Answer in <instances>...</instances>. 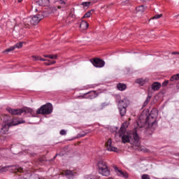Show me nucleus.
I'll return each mask as SVG.
<instances>
[{
  "label": "nucleus",
  "mask_w": 179,
  "mask_h": 179,
  "mask_svg": "<svg viewBox=\"0 0 179 179\" xmlns=\"http://www.w3.org/2000/svg\"><path fill=\"white\" fill-rule=\"evenodd\" d=\"M157 126V122H156V117L152 114L148 115L141 114L137 122V127H136L133 131L127 133L122 136L123 133L120 134V136H122V141L123 143H128L132 142L135 146H138V150H143L142 148L139 147V136H138V131L145 128V129H155Z\"/></svg>",
  "instance_id": "nucleus-1"
},
{
  "label": "nucleus",
  "mask_w": 179,
  "mask_h": 179,
  "mask_svg": "<svg viewBox=\"0 0 179 179\" xmlns=\"http://www.w3.org/2000/svg\"><path fill=\"white\" fill-rule=\"evenodd\" d=\"M98 166V173L101 174L105 177H108L110 176V169H108V166H107V163L103 160H100L97 164Z\"/></svg>",
  "instance_id": "nucleus-2"
},
{
  "label": "nucleus",
  "mask_w": 179,
  "mask_h": 179,
  "mask_svg": "<svg viewBox=\"0 0 179 179\" xmlns=\"http://www.w3.org/2000/svg\"><path fill=\"white\" fill-rule=\"evenodd\" d=\"M129 106V99L124 98L120 101H119L117 107L119 110V113L122 117H124L125 114H127V107Z\"/></svg>",
  "instance_id": "nucleus-3"
},
{
  "label": "nucleus",
  "mask_w": 179,
  "mask_h": 179,
  "mask_svg": "<svg viewBox=\"0 0 179 179\" xmlns=\"http://www.w3.org/2000/svg\"><path fill=\"white\" fill-rule=\"evenodd\" d=\"M42 19H44V15L42 14H38L36 15H34L32 17H29L27 18L24 19V23L25 24H38L39 23L40 20H42Z\"/></svg>",
  "instance_id": "nucleus-4"
},
{
  "label": "nucleus",
  "mask_w": 179,
  "mask_h": 179,
  "mask_svg": "<svg viewBox=\"0 0 179 179\" xmlns=\"http://www.w3.org/2000/svg\"><path fill=\"white\" fill-rule=\"evenodd\" d=\"M52 113V104L48 103L43 106H42L41 108H39L36 110V113L38 114H51Z\"/></svg>",
  "instance_id": "nucleus-5"
},
{
  "label": "nucleus",
  "mask_w": 179,
  "mask_h": 179,
  "mask_svg": "<svg viewBox=\"0 0 179 179\" xmlns=\"http://www.w3.org/2000/svg\"><path fill=\"white\" fill-rule=\"evenodd\" d=\"M1 121H3L1 132V134H8L9 131V127H10V124H8V121L9 120V116L6 115L1 117Z\"/></svg>",
  "instance_id": "nucleus-6"
},
{
  "label": "nucleus",
  "mask_w": 179,
  "mask_h": 179,
  "mask_svg": "<svg viewBox=\"0 0 179 179\" xmlns=\"http://www.w3.org/2000/svg\"><path fill=\"white\" fill-rule=\"evenodd\" d=\"M90 62H92V65H94V66L96 68H103V66L106 65V62L99 58L91 59Z\"/></svg>",
  "instance_id": "nucleus-7"
},
{
  "label": "nucleus",
  "mask_w": 179,
  "mask_h": 179,
  "mask_svg": "<svg viewBox=\"0 0 179 179\" xmlns=\"http://www.w3.org/2000/svg\"><path fill=\"white\" fill-rule=\"evenodd\" d=\"M8 123V125L10 127H13L15 125H19V124H24V121L20 120V119L17 118H10V117L8 116V120L7 121Z\"/></svg>",
  "instance_id": "nucleus-8"
},
{
  "label": "nucleus",
  "mask_w": 179,
  "mask_h": 179,
  "mask_svg": "<svg viewBox=\"0 0 179 179\" xmlns=\"http://www.w3.org/2000/svg\"><path fill=\"white\" fill-rule=\"evenodd\" d=\"M106 150H108L109 152H118V148L113 146V142L111 141V139H108L106 144Z\"/></svg>",
  "instance_id": "nucleus-9"
},
{
  "label": "nucleus",
  "mask_w": 179,
  "mask_h": 179,
  "mask_svg": "<svg viewBox=\"0 0 179 179\" xmlns=\"http://www.w3.org/2000/svg\"><path fill=\"white\" fill-rule=\"evenodd\" d=\"M8 169L11 173H22V171H23V168L17 165L8 166Z\"/></svg>",
  "instance_id": "nucleus-10"
},
{
  "label": "nucleus",
  "mask_w": 179,
  "mask_h": 179,
  "mask_svg": "<svg viewBox=\"0 0 179 179\" xmlns=\"http://www.w3.org/2000/svg\"><path fill=\"white\" fill-rule=\"evenodd\" d=\"M114 170L115 173L117 174V176H120V177H122L123 178H128L129 175L128 173L119 169L117 166H114Z\"/></svg>",
  "instance_id": "nucleus-11"
},
{
  "label": "nucleus",
  "mask_w": 179,
  "mask_h": 179,
  "mask_svg": "<svg viewBox=\"0 0 179 179\" xmlns=\"http://www.w3.org/2000/svg\"><path fill=\"white\" fill-rule=\"evenodd\" d=\"M7 111L11 114V115H22V109H13L12 108H7Z\"/></svg>",
  "instance_id": "nucleus-12"
},
{
  "label": "nucleus",
  "mask_w": 179,
  "mask_h": 179,
  "mask_svg": "<svg viewBox=\"0 0 179 179\" xmlns=\"http://www.w3.org/2000/svg\"><path fill=\"white\" fill-rule=\"evenodd\" d=\"M64 176H66V177H67V178H72V177H75V176H77L76 172H73L72 171H64Z\"/></svg>",
  "instance_id": "nucleus-13"
},
{
  "label": "nucleus",
  "mask_w": 179,
  "mask_h": 179,
  "mask_svg": "<svg viewBox=\"0 0 179 179\" xmlns=\"http://www.w3.org/2000/svg\"><path fill=\"white\" fill-rule=\"evenodd\" d=\"M36 3L39 6H48L50 4V0H39Z\"/></svg>",
  "instance_id": "nucleus-14"
},
{
  "label": "nucleus",
  "mask_w": 179,
  "mask_h": 179,
  "mask_svg": "<svg viewBox=\"0 0 179 179\" xmlns=\"http://www.w3.org/2000/svg\"><path fill=\"white\" fill-rule=\"evenodd\" d=\"M146 82H149V79L148 78H138L136 80V83H138V85H141V86L145 85Z\"/></svg>",
  "instance_id": "nucleus-15"
},
{
  "label": "nucleus",
  "mask_w": 179,
  "mask_h": 179,
  "mask_svg": "<svg viewBox=\"0 0 179 179\" xmlns=\"http://www.w3.org/2000/svg\"><path fill=\"white\" fill-rule=\"evenodd\" d=\"M66 1L67 0H57V2L59 5H63V6H58L57 9H64L65 8V5H66Z\"/></svg>",
  "instance_id": "nucleus-16"
},
{
  "label": "nucleus",
  "mask_w": 179,
  "mask_h": 179,
  "mask_svg": "<svg viewBox=\"0 0 179 179\" xmlns=\"http://www.w3.org/2000/svg\"><path fill=\"white\" fill-rule=\"evenodd\" d=\"M87 94H88V99H96V97H97V96H99L97 94V92H96V91H91L90 92H88Z\"/></svg>",
  "instance_id": "nucleus-17"
},
{
  "label": "nucleus",
  "mask_w": 179,
  "mask_h": 179,
  "mask_svg": "<svg viewBox=\"0 0 179 179\" xmlns=\"http://www.w3.org/2000/svg\"><path fill=\"white\" fill-rule=\"evenodd\" d=\"M80 27L82 30H87V27H89V24L86 21H82Z\"/></svg>",
  "instance_id": "nucleus-18"
},
{
  "label": "nucleus",
  "mask_w": 179,
  "mask_h": 179,
  "mask_svg": "<svg viewBox=\"0 0 179 179\" xmlns=\"http://www.w3.org/2000/svg\"><path fill=\"white\" fill-rule=\"evenodd\" d=\"M162 87V84L160 83L155 82L152 85V90H159Z\"/></svg>",
  "instance_id": "nucleus-19"
},
{
  "label": "nucleus",
  "mask_w": 179,
  "mask_h": 179,
  "mask_svg": "<svg viewBox=\"0 0 179 179\" xmlns=\"http://www.w3.org/2000/svg\"><path fill=\"white\" fill-rule=\"evenodd\" d=\"M128 125H129V122H125L122 124V126L120 129V133L124 134L125 133V129L128 128Z\"/></svg>",
  "instance_id": "nucleus-20"
},
{
  "label": "nucleus",
  "mask_w": 179,
  "mask_h": 179,
  "mask_svg": "<svg viewBox=\"0 0 179 179\" xmlns=\"http://www.w3.org/2000/svg\"><path fill=\"white\" fill-rule=\"evenodd\" d=\"M117 88L118 89V90H120V92H122L127 89V85H125V84L118 83L117 85Z\"/></svg>",
  "instance_id": "nucleus-21"
},
{
  "label": "nucleus",
  "mask_w": 179,
  "mask_h": 179,
  "mask_svg": "<svg viewBox=\"0 0 179 179\" xmlns=\"http://www.w3.org/2000/svg\"><path fill=\"white\" fill-rule=\"evenodd\" d=\"M21 110H22V114H23V113H25V114L33 113V110L30 108H23L21 109Z\"/></svg>",
  "instance_id": "nucleus-22"
},
{
  "label": "nucleus",
  "mask_w": 179,
  "mask_h": 179,
  "mask_svg": "<svg viewBox=\"0 0 179 179\" xmlns=\"http://www.w3.org/2000/svg\"><path fill=\"white\" fill-rule=\"evenodd\" d=\"M145 6H140L137 8H136V12H140V13H142L143 12H145Z\"/></svg>",
  "instance_id": "nucleus-23"
},
{
  "label": "nucleus",
  "mask_w": 179,
  "mask_h": 179,
  "mask_svg": "<svg viewBox=\"0 0 179 179\" xmlns=\"http://www.w3.org/2000/svg\"><path fill=\"white\" fill-rule=\"evenodd\" d=\"M94 13V10H90V11H88L87 13L84 15L83 17H90V16H92V15H93Z\"/></svg>",
  "instance_id": "nucleus-24"
},
{
  "label": "nucleus",
  "mask_w": 179,
  "mask_h": 179,
  "mask_svg": "<svg viewBox=\"0 0 179 179\" xmlns=\"http://www.w3.org/2000/svg\"><path fill=\"white\" fill-rule=\"evenodd\" d=\"M45 58H50V59H57L58 58V55H44Z\"/></svg>",
  "instance_id": "nucleus-25"
},
{
  "label": "nucleus",
  "mask_w": 179,
  "mask_h": 179,
  "mask_svg": "<svg viewBox=\"0 0 179 179\" xmlns=\"http://www.w3.org/2000/svg\"><path fill=\"white\" fill-rule=\"evenodd\" d=\"M9 170V166H3L0 169V173H5V171H8Z\"/></svg>",
  "instance_id": "nucleus-26"
},
{
  "label": "nucleus",
  "mask_w": 179,
  "mask_h": 179,
  "mask_svg": "<svg viewBox=\"0 0 179 179\" xmlns=\"http://www.w3.org/2000/svg\"><path fill=\"white\" fill-rule=\"evenodd\" d=\"M14 47H15V48H22V47H23V42H19V43H17V44H15V45H14Z\"/></svg>",
  "instance_id": "nucleus-27"
},
{
  "label": "nucleus",
  "mask_w": 179,
  "mask_h": 179,
  "mask_svg": "<svg viewBox=\"0 0 179 179\" xmlns=\"http://www.w3.org/2000/svg\"><path fill=\"white\" fill-rule=\"evenodd\" d=\"M150 101V96H148L146 99V100L145 101V102L143 103V107H146V106H148V103Z\"/></svg>",
  "instance_id": "nucleus-28"
},
{
  "label": "nucleus",
  "mask_w": 179,
  "mask_h": 179,
  "mask_svg": "<svg viewBox=\"0 0 179 179\" xmlns=\"http://www.w3.org/2000/svg\"><path fill=\"white\" fill-rule=\"evenodd\" d=\"M13 50H15V47H10L8 49H6V50L3 51V52H10V51H13Z\"/></svg>",
  "instance_id": "nucleus-29"
},
{
  "label": "nucleus",
  "mask_w": 179,
  "mask_h": 179,
  "mask_svg": "<svg viewBox=\"0 0 179 179\" xmlns=\"http://www.w3.org/2000/svg\"><path fill=\"white\" fill-rule=\"evenodd\" d=\"M82 5L83 6H84V8H89V6L90 5V2H83Z\"/></svg>",
  "instance_id": "nucleus-30"
},
{
  "label": "nucleus",
  "mask_w": 179,
  "mask_h": 179,
  "mask_svg": "<svg viewBox=\"0 0 179 179\" xmlns=\"http://www.w3.org/2000/svg\"><path fill=\"white\" fill-rule=\"evenodd\" d=\"M171 82H174V80H178V78H177V76L175 75V76H173L171 79H170Z\"/></svg>",
  "instance_id": "nucleus-31"
},
{
  "label": "nucleus",
  "mask_w": 179,
  "mask_h": 179,
  "mask_svg": "<svg viewBox=\"0 0 179 179\" xmlns=\"http://www.w3.org/2000/svg\"><path fill=\"white\" fill-rule=\"evenodd\" d=\"M162 16H163L162 14L156 15H155V16L152 17V20H153V19H160V17H162Z\"/></svg>",
  "instance_id": "nucleus-32"
},
{
  "label": "nucleus",
  "mask_w": 179,
  "mask_h": 179,
  "mask_svg": "<svg viewBox=\"0 0 179 179\" xmlns=\"http://www.w3.org/2000/svg\"><path fill=\"white\" fill-rule=\"evenodd\" d=\"M83 136H86V134L85 133L78 134L77 138H83Z\"/></svg>",
  "instance_id": "nucleus-33"
},
{
  "label": "nucleus",
  "mask_w": 179,
  "mask_h": 179,
  "mask_svg": "<svg viewBox=\"0 0 179 179\" xmlns=\"http://www.w3.org/2000/svg\"><path fill=\"white\" fill-rule=\"evenodd\" d=\"M32 58L34 61H38V59H40V57L38 56H32Z\"/></svg>",
  "instance_id": "nucleus-34"
},
{
  "label": "nucleus",
  "mask_w": 179,
  "mask_h": 179,
  "mask_svg": "<svg viewBox=\"0 0 179 179\" xmlns=\"http://www.w3.org/2000/svg\"><path fill=\"white\" fill-rule=\"evenodd\" d=\"M142 179H150V177L148 175H143Z\"/></svg>",
  "instance_id": "nucleus-35"
},
{
  "label": "nucleus",
  "mask_w": 179,
  "mask_h": 179,
  "mask_svg": "<svg viewBox=\"0 0 179 179\" xmlns=\"http://www.w3.org/2000/svg\"><path fill=\"white\" fill-rule=\"evenodd\" d=\"M169 85V80H166L162 83V86L165 87V86H167Z\"/></svg>",
  "instance_id": "nucleus-36"
},
{
  "label": "nucleus",
  "mask_w": 179,
  "mask_h": 179,
  "mask_svg": "<svg viewBox=\"0 0 179 179\" xmlns=\"http://www.w3.org/2000/svg\"><path fill=\"white\" fill-rule=\"evenodd\" d=\"M50 9L52 10V13L57 12V7H52Z\"/></svg>",
  "instance_id": "nucleus-37"
},
{
  "label": "nucleus",
  "mask_w": 179,
  "mask_h": 179,
  "mask_svg": "<svg viewBox=\"0 0 179 179\" xmlns=\"http://www.w3.org/2000/svg\"><path fill=\"white\" fill-rule=\"evenodd\" d=\"M60 134L61 135H66V131L65 130H61L60 131Z\"/></svg>",
  "instance_id": "nucleus-38"
},
{
  "label": "nucleus",
  "mask_w": 179,
  "mask_h": 179,
  "mask_svg": "<svg viewBox=\"0 0 179 179\" xmlns=\"http://www.w3.org/2000/svg\"><path fill=\"white\" fill-rule=\"evenodd\" d=\"M55 61H53L52 62H50V63H45L47 65H54V64H55Z\"/></svg>",
  "instance_id": "nucleus-39"
},
{
  "label": "nucleus",
  "mask_w": 179,
  "mask_h": 179,
  "mask_svg": "<svg viewBox=\"0 0 179 179\" xmlns=\"http://www.w3.org/2000/svg\"><path fill=\"white\" fill-rule=\"evenodd\" d=\"M172 55H179V52H173Z\"/></svg>",
  "instance_id": "nucleus-40"
},
{
  "label": "nucleus",
  "mask_w": 179,
  "mask_h": 179,
  "mask_svg": "<svg viewBox=\"0 0 179 179\" xmlns=\"http://www.w3.org/2000/svg\"><path fill=\"white\" fill-rule=\"evenodd\" d=\"M40 61H47V59H43V58H40L39 59Z\"/></svg>",
  "instance_id": "nucleus-41"
},
{
  "label": "nucleus",
  "mask_w": 179,
  "mask_h": 179,
  "mask_svg": "<svg viewBox=\"0 0 179 179\" xmlns=\"http://www.w3.org/2000/svg\"><path fill=\"white\" fill-rule=\"evenodd\" d=\"M176 76H177L176 78H177L178 80H179V74H177Z\"/></svg>",
  "instance_id": "nucleus-42"
},
{
  "label": "nucleus",
  "mask_w": 179,
  "mask_h": 179,
  "mask_svg": "<svg viewBox=\"0 0 179 179\" xmlns=\"http://www.w3.org/2000/svg\"><path fill=\"white\" fill-rule=\"evenodd\" d=\"M22 1H23V0H18V2H22Z\"/></svg>",
  "instance_id": "nucleus-43"
},
{
  "label": "nucleus",
  "mask_w": 179,
  "mask_h": 179,
  "mask_svg": "<svg viewBox=\"0 0 179 179\" xmlns=\"http://www.w3.org/2000/svg\"><path fill=\"white\" fill-rule=\"evenodd\" d=\"M179 15H176V17H178Z\"/></svg>",
  "instance_id": "nucleus-44"
},
{
  "label": "nucleus",
  "mask_w": 179,
  "mask_h": 179,
  "mask_svg": "<svg viewBox=\"0 0 179 179\" xmlns=\"http://www.w3.org/2000/svg\"><path fill=\"white\" fill-rule=\"evenodd\" d=\"M129 120L131 121V118H129Z\"/></svg>",
  "instance_id": "nucleus-45"
},
{
  "label": "nucleus",
  "mask_w": 179,
  "mask_h": 179,
  "mask_svg": "<svg viewBox=\"0 0 179 179\" xmlns=\"http://www.w3.org/2000/svg\"><path fill=\"white\" fill-rule=\"evenodd\" d=\"M36 11L37 12V9H36Z\"/></svg>",
  "instance_id": "nucleus-46"
},
{
  "label": "nucleus",
  "mask_w": 179,
  "mask_h": 179,
  "mask_svg": "<svg viewBox=\"0 0 179 179\" xmlns=\"http://www.w3.org/2000/svg\"><path fill=\"white\" fill-rule=\"evenodd\" d=\"M56 157H54V159H55Z\"/></svg>",
  "instance_id": "nucleus-47"
},
{
  "label": "nucleus",
  "mask_w": 179,
  "mask_h": 179,
  "mask_svg": "<svg viewBox=\"0 0 179 179\" xmlns=\"http://www.w3.org/2000/svg\"><path fill=\"white\" fill-rule=\"evenodd\" d=\"M90 179H92V178H90Z\"/></svg>",
  "instance_id": "nucleus-48"
}]
</instances>
